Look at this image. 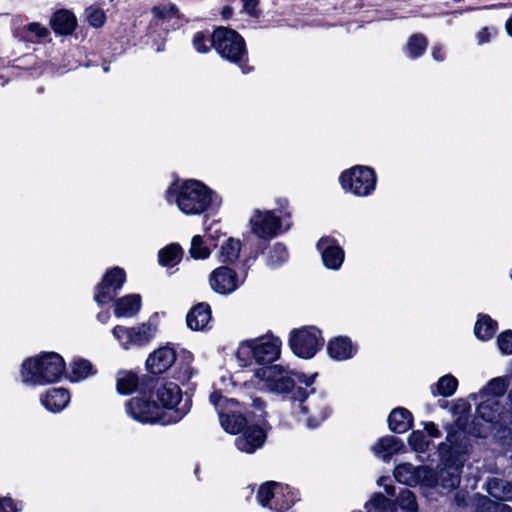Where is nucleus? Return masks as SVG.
I'll use <instances>...</instances> for the list:
<instances>
[{"label": "nucleus", "instance_id": "obj_44", "mask_svg": "<svg viewBox=\"0 0 512 512\" xmlns=\"http://www.w3.org/2000/svg\"><path fill=\"white\" fill-rule=\"evenodd\" d=\"M409 444L417 452H424L429 444L426 436L420 431H414L409 437Z\"/></svg>", "mask_w": 512, "mask_h": 512}, {"label": "nucleus", "instance_id": "obj_16", "mask_svg": "<svg viewBox=\"0 0 512 512\" xmlns=\"http://www.w3.org/2000/svg\"><path fill=\"white\" fill-rule=\"evenodd\" d=\"M317 248L322 253V259L326 267L338 269L344 260V251L332 244L330 239L322 238L317 244Z\"/></svg>", "mask_w": 512, "mask_h": 512}, {"label": "nucleus", "instance_id": "obj_26", "mask_svg": "<svg viewBox=\"0 0 512 512\" xmlns=\"http://www.w3.org/2000/svg\"><path fill=\"white\" fill-rule=\"evenodd\" d=\"M401 448V441L393 436L381 438L373 447V451L384 459L398 452Z\"/></svg>", "mask_w": 512, "mask_h": 512}, {"label": "nucleus", "instance_id": "obj_47", "mask_svg": "<svg viewBox=\"0 0 512 512\" xmlns=\"http://www.w3.org/2000/svg\"><path fill=\"white\" fill-rule=\"evenodd\" d=\"M497 343L503 354H512V330L501 333L498 336Z\"/></svg>", "mask_w": 512, "mask_h": 512}, {"label": "nucleus", "instance_id": "obj_24", "mask_svg": "<svg viewBox=\"0 0 512 512\" xmlns=\"http://www.w3.org/2000/svg\"><path fill=\"white\" fill-rule=\"evenodd\" d=\"M140 306V296L128 295L115 302L114 313L117 317H131L139 311Z\"/></svg>", "mask_w": 512, "mask_h": 512}, {"label": "nucleus", "instance_id": "obj_52", "mask_svg": "<svg viewBox=\"0 0 512 512\" xmlns=\"http://www.w3.org/2000/svg\"><path fill=\"white\" fill-rule=\"evenodd\" d=\"M254 408V416L256 418H262L264 415L265 402L261 398H254L250 404Z\"/></svg>", "mask_w": 512, "mask_h": 512}, {"label": "nucleus", "instance_id": "obj_35", "mask_svg": "<svg viewBox=\"0 0 512 512\" xmlns=\"http://www.w3.org/2000/svg\"><path fill=\"white\" fill-rule=\"evenodd\" d=\"M103 282H106V286L113 288L117 292L120 289L125 281V273L120 268H113L104 275Z\"/></svg>", "mask_w": 512, "mask_h": 512}, {"label": "nucleus", "instance_id": "obj_21", "mask_svg": "<svg viewBox=\"0 0 512 512\" xmlns=\"http://www.w3.org/2000/svg\"><path fill=\"white\" fill-rule=\"evenodd\" d=\"M329 355L336 360H345L352 357L354 347L347 337H336L331 340L327 347Z\"/></svg>", "mask_w": 512, "mask_h": 512}, {"label": "nucleus", "instance_id": "obj_59", "mask_svg": "<svg viewBox=\"0 0 512 512\" xmlns=\"http://www.w3.org/2000/svg\"><path fill=\"white\" fill-rule=\"evenodd\" d=\"M224 19H229L233 15V9L230 6H225L221 12Z\"/></svg>", "mask_w": 512, "mask_h": 512}, {"label": "nucleus", "instance_id": "obj_8", "mask_svg": "<svg viewBox=\"0 0 512 512\" xmlns=\"http://www.w3.org/2000/svg\"><path fill=\"white\" fill-rule=\"evenodd\" d=\"M112 332L121 345L125 349H129L131 346L147 344L153 338L155 329L149 324H141L132 328L118 325Z\"/></svg>", "mask_w": 512, "mask_h": 512}, {"label": "nucleus", "instance_id": "obj_42", "mask_svg": "<svg viewBox=\"0 0 512 512\" xmlns=\"http://www.w3.org/2000/svg\"><path fill=\"white\" fill-rule=\"evenodd\" d=\"M508 387V383L506 378L498 377L492 379L488 385L486 386V392L487 394L493 396V397H499L502 396Z\"/></svg>", "mask_w": 512, "mask_h": 512}, {"label": "nucleus", "instance_id": "obj_37", "mask_svg": "<svg viewBox=\"0 0 512 512\" xmlns=\"http://www.w3.org/2000/svg\"><path fill=\"white\" fill-rule=\"evenodd\" d=\"M394 476L400 483L412 485L416 482V475L410 464H401L395 468Z\"/></svg>", "mask_w": 512, "mask_h": 512}, {"label": "nucleus", "instance_id": "obj_18", "mask_svg": "<svg viewBox=\"0 0 512 512\" xmlns=\"http://www.w3.org/2000/svg\"><path fill=\"white\" fill-rule=\"evenodd\" d=\"M211 307L207 303L195 305L187 314V325L192 330H202L211 320Z\"/></svg>", "mask_w": 512, "mask_h": 512}, {"label": "nucleus", "instance_id": "obj_62", "mask_svg": "<svg viewBox=\"0 0 512 512\" xmlns=\"http://www.w3.org/2000/svg\"><path fill=\"white\" fill-rule=\"evenodd\" d=\"M386 492H387L389 495L393 496V495L395 494V489H394V487H392V486H387V487H386Z\"/></svg>", "mask_w": 512, "mask_h": 512}, {"label": "nucleus", "instance_id": "obj_54", "mask_svg": "<svg viewBox=\"0 0 512 512\" xmlns=\"http://www.w3.org/2000/svg\"><path fill=\"white\" fill-rule=\"evenodd\" d=\"M28 30L34 33L38 38H44L49 34V30L46 27H42L39 23L29 24Z\"/></svg>", "mask_w": 512, "mask_h": 512}, {"label": "nucleus", "instance_id": "obj_36", "mask_svg": "<svg viewBox=\"0 0 512 512\" xmlns=\"http://www.w3.org/2000/svg\"><path fill=\"white\" fill-rule=\"evenodd\" d=\"M370 508L368 512H394L395 511V505L394 503L387 499L382 494L375 495L370 503Z\"/></svg>", "mask_w": 512, "mask_h": 512}, {"label": "nucleus", "instance_id": "obj_51", "mask_svg": "<svg viewBox=\"0 0 512 512\" xmlns=\"http://www.w3.org/2000/svg\"><path fill=\"white\" fill-rule=\"evenodd\" d=\"M206 36L203 32H198L193 39V45L198 52L206 53L209 47L205 44Z\"/></svg>", "mask_w": 512, "mask_h": 512}, {"label": "nucleus", "instance_id": "obj_7", "mask_svg": "<svg viewBox=\"0 0 512 512\" xmlns=\"http://www.w3.org/2000/svg\"><path fill=\"white\" fill-rule=\"evenodd\" d=\"M245 347L251 351L258 363L270 364L279 357L281 342L278 338L266 336L247 341L242 349Z\"/></svg>", "mask_w": 512, "mask_h": 512}, {"label": "nucleus", "instance_id": "obj_61", "mask_svg": "<svg viewBox=\"0 0 512 512\" xmlns=\"http://www.w3.org/2000/svg\"><path fill=\"white\" fill-rule=\"evenodd\" d=\"M506 29L508 33L512 36V18L508 20L506 23Z\"/></svg>", "mask_w": 512, "mask_h": 512}, {"label": "nucleus", "instance_id": "obj_9", "mask_svg": "<svg viewBox=\"0 0 512 512\" xmlns=\"http://www.w3.org/2000/svg\"><path fill=\"white\" fill-rule=\"evenodd\" d=\"M242 282L237 272L227 266H220L214 269L209 276L211 288L223 295L234 292Z\"/></svg>", "mask_w": 512, "mask_h": 512}, {"label": "nucleus", "instance_id": "obj_45", "mask_svg": "<svg viewBox=\"0 0 512 512\" xmlns=\"http://www.w3.org/2000/svg\"><path fill=\"white\" fill-rule=\"evenodd\" d=\"M86 17L90 25L93 27H101L105 22V13L103 10L95 7H89L86 10Z\"/></svg>", "mask_w": 512, "mask_h": 512}, {"label": "nucleus", "instance_id": "obj_28", "mask_svg": "<svg viewBox=\"0 0 512 512\" xmlns=\"http://www.w3.org/2000/svg\"><path fill=\"white\" fill-rule=\"evenodd\" d=\"M241 251V242L238 239L229 238L221 246L220 257L222 262L233 263L235 262Z\"/></svg>", "mask_w": 512, "mask_h": 512}, {"label": "nucleus", "instance_id": "obj_41", "mask_svg": "<svg viewBox=\"0 0 512 512\" xmlns=\"http://www.w3.org/2000/svg\"><path fill=\"white\" fill-rule=\"evenodd\" d=\"M106 285V282L101 281V283L96 287L94 298L99 304H106L110 302L117 293L113 288Z\"/></svg>", "mask_w": 512, "mask_h": 512}, {"label": "nucleus", "instance_id": "obj_13", "mask_svg": "<svg viewBox=\"0 0 512 512\" xmlns=\"http://www.w3.org/2000/svg\"><path fill=\"white\" fill-rule=\"evenodd\" d=\"M176 352L170 347H161L149 355L146 366L153 374L166 372L175 362Z\"/></svg>", "mask_w": 512, "mask_h": 512}, {"label": "nucleus", "instance_id": "obj_43", "mask_svg": "<svg viewBox=\"0 0 512 512\" xmlns=\"http://www.w3.org/2000/svg\"><path fill=\"white\" fill-rule=\"evenodd\" d=\"M277 485L278 484L276 482H267L260 487L257 498L261 505H268L269 501L274 497V488Z\"/></svg>", "mask_w": 512, "mask_h": 512}, {"label": "nucleus", "instance_id": "obj_2", "mask_svg": "<svg viewBox=\"0 0 512 512\" xmlns=\"http://www.w3.org/2000/svg\"><path fill=\"white\" fill-rule=\"evenodd\" d=\"M176 202L185 214H201L212 202L211 191L202 183L189 180L181 185Z\"/></svg>", "mask_w": 512, "mask_h": 512}, {"label": "nucleus", "instance_id": "obj_23", "mask_svg": "<svg viewBox=\"0 0 512 512\" xmlns=\"http://www.w3.org/2000/svg\"><path fill=\"white\" fill-rule=\"evenodd\" d=\"M389 428L395 433H404L412 425V415L404 408L394 409L388 418Z\"/></svg>", "mask_w": 512, "mask_h": 512}, {"label": "nucleus", "instance_id": "obj_3", "mask_svg": "<svg viewBox=\"0 0 512 512\" xmlns=\"http://www.w3.org/2000/svg\"><path fill=\"white\" fill-rule=\"evenodd\" d=\"M212 45L222 57L238 62L245 53V42L235 30L219 27L212 34Z\"/></svg>", "mask_w": 512, "mask_h": 512}, {"label": "nucleus", "instance_id": "obj_63", "mask_svg": "<svg viewBox=\"0 0 512 512\" xmlns=\"http://www.w3.org/2000/svg\"><path fill=\"white\" fill-rule=\"evenodd\" d=\"M182 418V414H177V416L174 418V421H177Z\"/></svg>", "mask_w": 512, "mask_h": 512}, {"label": "nucleus", "instance_id": "obj_22", "mask_svg": "<svg viewBox=\"0 0 512 512\" xmlns=\"http://www.w3.org/2000/svg\"><path fill=\"white\" fill-rule=\"evenodd\" d=\"M293 399L300 402L299 407H300L302 413H304V414L311 413L312 414L311 417H309L307 419L309 426H311V427L317 426L318 423L320 422V420H322L324 418V415H322V414H319V415L315 414V412H314V406H315L314 402L315 401L308 399L306 390H304L300 387L297 388L296 390H294Z\"/></svg>", "mask_w": 512, "mask_h": 512}, {"label": "nucleus", "instance_id": "obj_32", "mask_svg": "<svg viewBox=\"0 0 512 512\" xmlns=\"http://www.w3.org/2000/svg\"><path fill=\"white\" fill-rule=\"evenodd\" d=\"M438 480L444 488H456L460 483L459 468L448 467L441 469Z\"/></svg>", "mask_w": 512, "mask_h": 512}, {"label": "nucleus", "instance_id": "obj_10", "mask_svg": "<svg viewBox=\"0 0 512 512\" xmlns=\"http://www.w3.org/2000/svg\"><path fill=\"white\" fill-rule=\"evenodd\" d=\"M127 413L141 422H156L161 419L160 407L155 401L143 398H132L126 404Z\"/></svg>", "mask_w": 512, "mask_h": 512}, {"label": "nucleus", "instance_id": "obj_56", "mask_svg": "<svg viewBox=\"0 0 512 512\" xmlns=\"http://www.w3.org/2000/svg\"><path fill=\"white\" fill-rule=\"evenodd\" d=\"M478 41L480 44L488 42L490 38V33L488 28H483L477 35Z\"/></svg>", "mask_w": 512, "mask_h": 512}, {"label": "nucleus", "instance_id": "obj_55", "mask_svg": "<svg viewBox=\"0 0 512 512\" xmlns=\"http://www.w3.org/2000/svg\"><path fill=\"white\" fill-rule=\"evenodd\" d=\"M426 432L432 437H439L441 435L439 429L433 422H429L425 425Z\"/></svg>", "mask_w": 512, "mask_h": 512}, {"label": "nucleus", "instance_id": "obj_14", "mask_svg": "<svg viewBox=\"0 0 512 512\" xmlns=\"http://www.w3.org/2000/svg\"><path fill=\"white\" fill-rule=\"evenodd\" d=\"M154 388L155 397L163 408L174 409L179 404L182 394L177 384L158 381Z\"/></svg>", "mask_w": 512, "mask_h": 512}, {"label": "nucleus", "instance_id": "obj_27", "mask_svg": "<svg viewBox=\"0 0 512 512\" xmlns=\"http://www.w3.org/2000/svg\"><path fill=\"white\" fill-rule=\"evenodd\" d=\"M497 329V322L488 315H482L476 322L474 332L477 338L488 340L493 337Z\"/></svg>", "mask_w": 512, "mask_h": 512}, {"label": "nucleus", "instance_id": "obj_20", "mask_svg": "<svg viewBox=\"0 0 512 512\" xmlns=\"http://www.w3.org/2000/svg\"><path fill=\"white\" fill-rule=\"evenodd\" d=\"M52 29L61 35L71 34L76 27V18L68 10H59L54 13L50 21Z\"/></svg>", "mask_w": 512, "mask_h": 512}, {"label": "nucleus", "instance_id": "obj_17", "mask_svg": "<svg viewBox=\"0 0 512 512\" xmlns=\"http://www.w3.org/2000/svg\"><path fill=\"white\" fill-rule=\"evenodd\" d=\"M219 418L221 426L231 434L241 432L247 423L246 418L236 410V406H231L226 411H219Z\"/></svg>", "mask_w": 512, "mask_h": 512}, {"label": "nucleus", "instance_id": "obj_11", "mask_svg": "<svg viewBox=\"0 0 512 512\" xmlns=\"http://www.w3.org/2000/svg\"><path fill=\"white\" fill-rule=\"evenodd\" d=\"M251 228L259 238H271L280 228V219L270 211H255L250 219Z\"/></svg>", "mask_w": 512, "mask_h": 512}, {"label": "nucleus", "instance_id": "obj_5", "mask_svg": "<svg viewBox=\"0 0 512 512\" xmlns=\"http://www.w3.org/2000/svg\"><path fill=\"white\" fill-rule=\"evenodd\" d=\"M291 375L301 381V375L285 370L279 365H267L257 370L256 376L266 382V386L271 390L284 393L292 390L295 380Z\"/></svg>", "mask_w": 512, "mask_h": 512}, {"label": "nucleus", "instance_id": "obj_29", "mask_svg": "<svg viewBox=\"0 0 512 512\" xmlns=\"http://www.w3.org/2000/svg\"><path fill=\"white\" fill-rule=\"evenodd\" d=\"M458 381L452 375H445L432 387L433 395L451 396L457 389Z\"/></svg>", "mask_w": 512, "mask_h": 512}, {"label": "nucleus", "instance_id": "obj_15", "mask_svg": "<svg viewBox=\"0 0 512 512\" xmlns=\"http://www.w3.org/2000/svg\"><path fill=\"white\" fill-rule=\"evenodd\" d=\"M265 441V433L259 426L247 427L243 434L236 439V446L246 453H253Z\"/></svg>", "mask_w": 512, "mask_h": 512}, {"label": "nucleus", "instance_id": "obj_31", "mask_svg": "<svg viewBox=\"0 0 512 512\" xmlns=\"http://www.w3.org/2000/svg\"><path fill=\"white\" fill-rule=\"evenodd\" d=\"M182 249L177 244H171L159 252V262L163 266H174L181 259Z\"/></svg>", "mask_w": 512, "mask_h": 512}, {"label": "nucleus", "instance_id": "obj_39", "mask_svg": "<svg viewBox=\"0 0 512 512\" xmlns=\"http://www.w3.org/2000/svg\"><path fill=\"white\" fill-rule=\"evenodd\" d=\"M399 506L407 512H417L415 495L409 489H402L398 496Z\"/></svg>", "mask_w": 512, "mask_h": 512}, {"label": "nucleus", "instance_id": "obj_57", "mask_svg": "<svg viewBox=\"0 0 512 512\" xmlns=\"http://www.w3.org/2000/svg\"><path fill=\"white\" fill-rule=\"evenodd\" d=\"M433 58L437 61L444 60V52L441 46H434L432 51Z\"/></svg>", "mask_w": 512, "mask_h": 512}, {"label": "nucleus", "instance_id": "obj_1", "mask_svg": "<svg viewBox=\"0 0 512 512\" xmlns=\"http://www.w3.org/2000/svg\"><path fill=\"white\" fill-rule=\"evenodd\" d=\"M23 379L31 384L53 383L65 371L63 358L54 352L45 353L39 358L29 359L22 366Z\"/></svg>", "mask_w": 512, "mask_h": 512}, {"label": "nucleus", "instance_id": "obj_53", "mask_svg": "<svg viewBox=\"0 0 512 512\" xmlns=\"http://www.w3.org/2000/svg\"><path fill=\"white\" fill-rule=\"evenodd\" d=\"M0 512H17L15 502L9 497L0 498Z\"/></svg>", "mask_w": 512, "mask_h": 512}, {"label": "nucleus", "instance_id": "obj_12", "mask_svg": "<svg viewBox=\"0 0 512 512\" xmlns=\"http://www.w3.org/2000/svg\"><path fill=\"white\" fill-rule=\"evenodd\" d=\"M469 447V438L464 431L455 430L451 427L448 430L446 442L439 445V453L442 458L452 455H460L466 453Z\"/></svg>", "mask_w": 512, "mask_h": 512}, {"label": "nucleus", "instance_id": "obj_6", "mask_svg": "<svg viewBox=\"0 0 512 512\" xmlns=\"http://www.w3.org/2000/svg\"><path fill=\"white\" fill-rule=\"evenodd\" d=\"M323 341L320 332L316 329H301L293 333L290 346L293 352L302 358H311L315 355Z\"/></svg>", "mask_w": 512, "mask_h": 512}, {"label": "nucleus", "instance_id": "obj_50", "mask_svg": "<svg viewBox=\"0 0 512 512\" xmlns=\"http://www.w3.org/2000/svg\"><path fill=\"white\" fill-rule=\"evenodd\" d=\"M243 2V9L250 16L257 18L260 14L258 10L259 0H241Z\"/></svg>", "mask_w": 512, "mask_h": 512}, {"label": "nucleus", "instance_id": "obj_49", "mask_svg": "<svg viewBox=\"0 0 512 512\" xmlns=\"http://www.w3.org/2000/svg\"><path fill=\"white\" fill-rule=\"evenodd\" d=\"M483 509L485 512H511L508 505L490 500L483 503Z\"/></svg>", "mask_w": 512, "mask_h": 512}, {"label": "nucleus", "instance_id": "obj_40", "mask_svg": "<svg viewBox=\"0 0 512 512\" xmlns=\"http://www.w3.org/2000/svg\"><path fill=\"white\" fill-rule=\"evenodd\" d=\"M190 254L195 259H204L210 255V250L204 246L201 236L196 235L192 238Z\"/></svg>", "mask_w": 512, "mask_h": 512}, {"label": "nucleus", "instance_id": "obj_25", "mask_svg": "<svg viewBox=\"0 0 512 512\" xmlns=\"http://www.w3.org/2000/svg\"><path fill=\"white\" fill-rule=\"evenodd\" d=\"M488 493L500 501L512 500V483L498 478H491L487 482Z\"/></svg>", "mask_w": 512, "mask_h": 512}, {"label": "nucleus", "instance_id": "obj_19", "mask_svg": "<svg viewBox=\"0 0 512 512\" xmlns=\"http://www.w3.org/2000/svg\"><path fill=\"white\" fill-rule=\"evenodd\" d=\"M41 401L48 410L59 412L69 403L70 395L68 390L64 388H53L47 391Z\"/></svg>", "mask_w": 512, "mask_h": 512}, {"label": "nucleus", "instance_id": "obj_38", "mask_svg": "<svg viewBox=\"0 0 512 512\" xmlns=\"http://www.w3.org/2000/svg\"><path fill=\"white\" fill-rule=\"evenodd\" d=\"M91 362L85 359H76L72 363V374L75 380H80L93 374Z\"/></svg>", "mask_w": 512, "mask_h": 512}, {"label": "nucleus", "instance_id": "obj_4", "mask_svg": "<svg viewBox=\"0 0 512 512\" xmlns=\"http://www.w3.org/2000/svg\"><path fill=\"white\" fill-rule=\"evenodd\" d=\"M340 181L345 190L358 196H367L375 188L376 175L374 170L369 167L356 166L343 172Z\"/></svg>", "mask_w": 512, "mask_h": 512}, {"label": "nucleus", "instance_id": "obj_60", "mask_svg": "<svg viewBox=\"0 0 512 512\" xmlns=\"http://www.w3.org/2000/svg\"><path fill=\"white\" fill-rule=\"evenodd\" d=\"M192 375L191 369L189 367H186L185 375L183 376V380H188Z\"/></svg>", "mask_w": 512, "mask_h": 512}, {"label": "nucleus", "instance_id": "obj_30", "mask_svg": "<svg viewBox=\"0 0 512 512\" xmlns=\"http://www.w3.org/2000/svg\"><path fill=\"white\" fill-rule=\"evenodd\" d=\"M117 390L122 394L132 393L138 386L137 376L129 371H120L117 374Z\"/></svg>", "mask_w": 512, "mask_h": 512}, {"label": "nucleus", "instance_id": "obj_46", "mask_svg": "<svg viewBox=\"0 0 512 512\" xmlns=\"http://www.w3.org/2000/svg\"><path fill=\"white\" fill-rule=\"evenodd\" d=\"M177 11L173 4L155 6L152 9L153 14L160 19H170L177 14Z\"/></svg>", "mask_w": 512, "mask_h": 512}, {"label": "nucleus", "instance_id": "obj_34", "mask_svg": "<svg viewBox=\"0 0 512 512\" xmlns=\"http://www.w3.org/2000/svg\"><path fill=\"white\" fill-rule=\"evenodd\" d=\"M479 415L486 421H495L500 416L498 403L495 399L482 402L477 409Z\"/></svg>", "mask_w": 512, "mask_h": 512}, {"label": "nucleus", "instance_id": "obj_58", "mask_svg": "<svg viewBox=\"0 0 512 512\" xmlns=\"http://www.w3.org/2000/svg\"><path fill=\"white\" fill-rule=\"evenodd\" d=\"M274 250H275V252H278V253H279V258H280L282 261H283V260H285V259L287 258V252H286V249H285L282 245H280V244L276 245V246L274 247Z\"/></svg>", "mask_w": 512, "mask_h": 512}, {"label": "nucleus", "instance_id": "obj_33", "mask_svg": "<svg viewBox=\"0 0 512 512\" xmlns=\"http://www.w3.org/2000/svg\"><path fill=\"white\" fill-rule=\"evenodd\" d=\"M427 45L428 42L424 35L414 34L407 43L408 53L413 58L419 57L425 52Z\"/></svg>", "mask_w": 512, "mask_h": 512}, {"label": "nucleus", "instance_id": "obj_48", "mask_svg": "<svg viewBox=\"0 0 512 512\" xmlns=\"http://www.w3.org/2000/svg\"><path fill=\"white\" fill-rule=\"evenodd\" d=\"M210 400L215 405L218 412L226 411L229 407L237 405V403L234 400L223 398L216 392L211 394Z\"/></svg>", "mask_w": 512, "mask_h": 512}]
</instances>
